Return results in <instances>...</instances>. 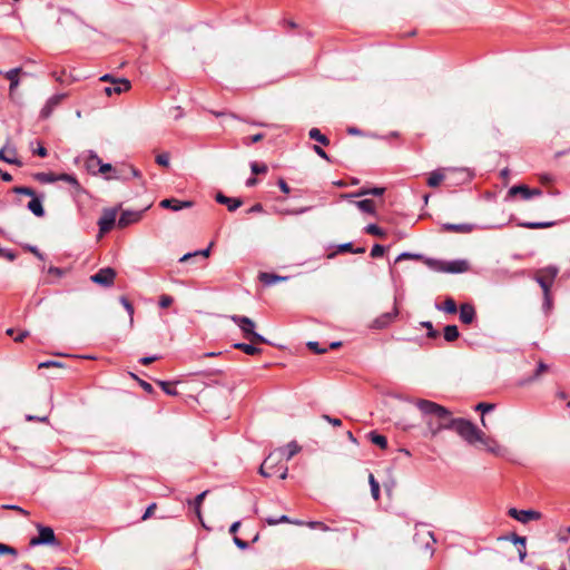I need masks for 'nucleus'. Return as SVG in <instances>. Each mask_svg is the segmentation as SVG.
<instances>
[{"label": "nucleus", "instance_id": "1", "mask_svg": "<svg viewBox=\"0 0 570 570\" xmlns=\"http://www.w3.org/2000/svg\"><path fill=\"white\" fill-rule=\"evenodd\" d=\"M415 405L424 415L436 416L440 420V428H443V430H453V426L448 425H450L456 419L451 417V412L446 407L423 399L416 400Z\"/></svg>", "mask_w": 570, "mask_h": 570}, {"label": "nucleus", "instance_id": "2", "mask_svg": "<svg viewBox=\"0 0 570 570\" xmlns=\"http://www.w3.org/2000/svg\"><path fill=\"white\" fill-rule=\"evenodd\" d=\"M449 426H453V431H455L469 444H474L476 442L487 444L484 441V433L466 419L458 417Z\"/></svg>", "mask_w": 570, "mask_h": 570}, {"label": "nucleus", "instance_id": "3", "mask_svg": "<svg viewBox=\"0 0 570 570\" xmlns=\"http://www.w3.org/2000/svg\"><path fill=\"white\" fill-rule=\"evenodd\" d=\"M229 318L233 323H235L239 327V330L243 333V336L246 340H249V341H253L256 343H261V344L268 343V341L263 335L255 332L256 324L252 318H249L247 316H243V315H236V314L230 315Z\"/></svg>", "mask_w": 570, "mask_h": 570}, {"label": "nucleus", "instance_id": "4", "mask_svg": "<svg viewBox=\"0 0 570 570\" xmlns=\"http://www.w3.org/2000/svg\"><path fill=\"white\" fill-rule=\"evenodd\" d=\"M425 264L434 271L451 274L464 273L469 269V263L464 259L445 262L434 258H426Z\"/></svg>", "mask_w": 570, "mask_h": 570}, {"label": "nucleus", "instance_id": "5", "mask_svg": "<svg viewBox=\"0 0 570 570\" xmlns=\"http://www.w3.org/2000/svg\"><path fill=\"white\" fill-rule=\"evenodd\" d=\"M559 274V268L554 265H549L542 268H539L533 279L540 285L543 293H548L551 291L552 285Z\"/></svg>", "mask_w": 570, "mask_h": 570}, {"label": "nucleus", "instance_id": "6", "mask_svg": "<svg viewBox=\"0 0 570 570\" xmlns=\"http://www.w3.org/2000/svg\"><path fill=\"white\" fill-rule=\"evenodd\" d=\"M38 535L30 539L29 544L31 547L38 546H52L59 547L60 542L57 540L55 531L51 527L37 523Z\"/></svg>", "mask_w": 570, "mask_h": 570}, {"label": "nucleus", "instance_id": "7", "mask_svg": "<svg viewBox=\"0 0 570 570\" xmlns=\"http://www.w3.org/2000/svg\"><path fill=\"white\" fill-rule=\"evenodd\" d=\"M116 271L111 267L100 268L96 274L90 276V281L104 287L114 285L116 278Z\"/></svg>", "mask_w": 570, "mask_h": 570}, {"label": "nucleus", "instance_id": "8", "mask_svg": "<svg viewBox=\"0 0 570 570\" xmlns=\"http://www.w3.org/2000/svg\"><path fill=\"white\" fill-rule=\"evenodd\" d=\"M399 315V308L395 305L391 312H386L373 320L370 325L372 330H384L390 326Z\"/></svg>", "mask_w": 570, "mask_h": 570}, {"label": "nucleus", "instance_id": "9", "mask_svg": "<svg viewBox=\"0 0 570 570\" xmlns=\"http://www.w3.org/2000/svg\"><path fill=\"white\" fill-rule=\"evenodd\" d=\"M508 515L524 524L541 518V513L535 510H519L517 508H510Z\"/></svg>", "mask_w": 570, "mask_h": 570}, {"label": "nucleus", "instance_id": "10", "mask_svg": "<svg viewBox=\"0 0 570 570\" xmlns=\"http://www.w3.org/2000/svg\"><path fill=\"white\" fill-rule=\"evenodd\" d=\"M67 97V94H56L51 96L40 110V118L48 119L53 110L62 102V100Z\"/></svg>", "mask_w": 570, "mask_h": 570}, {"label": "nucleus", "instance_id": "11", "mask_svg": "<svg viewBox=\"0 0 570 570\" xmlns=\"http://www.w3.org/2000/svg\"><path fill=\"white\" fill-rule=\"evenodd\" d=\"M159 206L164 209H170L174 212H178L185 208H190L194 206V202L191 200H179L177 198H165L160 200Z\"/></svg>", "mask_w": 570, "mask_h": 570}, {"label": "nucleus", "instance_id": "12", "mask_svg": "<svg viewBox=\"0 0 570 570\" xmlns=\"http://www.w3.org/2000/svg\"><path fill=\"white\" fill-rule=\"evenodd\" d=\"M144 210H124L118 218V227L125 228L141 219Z\"/></svg>", "mask_w": 570, "mask_h": 570}, {"label": "nucleus", "instance_id": "13", "mask_svg": "<svg viewBox=\"0 0 570 570\" xmlns=\"http://www.w3.org/2000/svg\"><path fill=\"white\" fill-rule=\"evenodd\" d=\"M21 72H22V69L20 67H18V68L10 69L3 73L4 77L10 81L9 97L12 100L14 99L17 88L19 87V83H20L19 75Z\"/></svg>", "mask_w": 570, "mask_h": 570}, {"label": "nucleus", "instance_id": "14", "mask_svg": "<svg viewBox=\"0 0 570 570\" xmlns=\"http://www.w3.org/2000/svg\"><path fill=\"white\" fill-rule=\"evenodd\" d=\"M130 89V81L125 78L112 79V86L106 87L104 89L107 96H111L112 94H121Z\"/></svg>", "mask_w": 570, "mask_h": 570}, {"label": "nucleus", "instance_id": "15", "mask_svg": "<svg viewBox=\"0 0 570 570\" xmlns=\"http://www.w3.org/2000/svg\"><path fill=\"white\" fill-rule=\"evenodd\" d=\"M215 200L218 204L225 205L229 212H235L243 205V200L240 198L228 197L220 191L216 194Z\"/></svg>", "mask_w": 570, "mask_h": 570}, {"label": "nucleus", "instance_id": "16", "mask_svg": "<svg viewBox=\"0 0 570 570\" xmlns=\"http://www.w3.org/2000/svg\"><path fill=\"white\" fill-rule=\"evenodd\" d=\"M475 226L473 224H451L444 223L441 225V230L445 233H460V234H469L473 232Z\"/></svg>", "mask_w": 570, "mask_h": 570}, {"label": "nucleus", "instance_id": "17", "mask_svg": "<svg viewBox=\"0 0 570 570\" xmlns=\"http://www.w3.org/2000/svg\"><path fill=\"white\" fill-rule=\"evenodd\" d=\"M504 540L511 541L513 544H520V548L518 549L519 560L523 562L527 557V538L513 532L505 535Z\"/></svg>", "mask_w": 570, "mask_h": 570}, {"label": "nucleus", "instance_id": "18", "mask_svg": "<svg viewBox=\"0 0 570 570\" xmlns=\"http://www.w3.org/2000/svg\"><path fill=\"white\" fill-rule=\"evenodd\" d=\"M116 223V212L115 210H107L104 213V215L98 220V226L100 233H108L111 230Z\"/></svg>", "mask_w": 570, "mask_h": 570}, {"label": "nucleus", "instance_id": "19", "mask_svg": "<svg viewBox=\"0 0 570 570\" xmlns=\"http://www.w3.org/2000/svg\"><path fill=\"white\" fill-rule=\"evenodd\" d=\"M476 317L475 308L472 304L464 303L460 306V321L463 324H471Z\"/></svg>", "mask_w": 570, "mask_h": 570}, {"label": "nucleus", "instance_id": "20", "mask_svg": "<svg viewBox=\"0 0 570 570\" xmlns=\"http://www.w3.org/2000/svg\"><path fill=\"white\" fill-rule=\"evenodd\" d=\"M517 195H520L521 198L524 200H529L530 199V187H528L527 185H523V184L514 185L509 188L505 199L513 198Z\"/></svg>", "mask_w": 570, "mask_h": 570}, {"label": "nucleus", "instance_id": "21", "mask_svg": "<svg viewBox=\"0 0 570 570\" xmlns=\"http://www.w3.org/2000/svg\"><path fill=\"white\" fill-rule=\"evenodd\" d=\"M101 161L102 160L98 157L97 154H95L94 151H90L88 157L86 158L85 167L88 173H90L92 175H97L98 168L100 167Z\"/></svg>", "mask_w": 570, "mask_h": 570}, {"label": "nucleus", "instance_id": "22", "mask_svg": "<svg viewBox=\"0 0 570 570\" xmlns=\"http://www.w3.org/2000/svg\"><path fill=\"white\" fill-rule=\"evenodd\" d=\"M265 522L268 524V525H277L279 523H293V524H297V525H302L304 524L303 521H299V520H292L289 519L287 515L283 514L281 517H266L264 518Z\"/></svg>", "mask_w": 570, "mask_h": 570}, {"label": "nucleus", "instance_id": "23", "mask_svg": "<svg viewBox=\"0 0 570 570\" xmlns=\"http://www.w3.org/2000/svg\"><path fill=\"white\" fill-rule=\"evenodd\" d=\"M27 207L37 217H42L45 215L42 200L36 195L31 197V200L28 203Z\"/></svg>", "mask_w": 570, "mask_h": 570}, {"label": "nucleus", "instance_id": "24", "mask_svg": "<svg viewBox=\"0 0 570 570\" xmlns=\"http://www.w3.org/2000/svg\"><path fill=\"white\" fill-rule=\"evenodd\" d=\"M14 155H16L14 149H10V150H7V148L0 149V160L11 164V165L21 166L22 163L17 157H14Z\"/></svg>", "mask_w": 570, "mask_h": 570}, {"label": "nucleus", "instance_id": "25", "mask_svg": "<svg viewBox=\"0 0 570 570\" xmlns=\"http://www.w3.org/2000/svg\"><path fill=\"white\" fill-rule=\"evenodd\" d=\"M556 225V222H520L518 226L528 229H544Z\"/></svg>", "mask_w": 570, "mask_h": 570}, {"label": "nucleus", "instance_id": "26", "mask_svg": "<svg viewBox=\"0 0 570 570\" xmlns=\"http://www.w3.org/2000/svg\"><path fill=\"white\" fill-rule=\"evenodd\" d=\"M301 450V446L295 442H289L285 448L279 449V455L285 456L286 461L291 460L298 451Z\"/></svg>", "mask_w": 570, "mask_h": 570}, {"label": "nucleus", "instance_id": "27", "mask_svg": "<svg viewBox=\"0 0 570 570\" xmlns=\"http://www.w3.org/2000/svg\"><path fill=\"white\" fill-rule=\"evenodd\" d=\"M355 205L363 213H366L370 215H376L375 205L372 199L357 200V202H355Z\"/></svg>", "mask_w": 570, "mask_h": 570}, {"label": "nucleus", "instance_id": "28", "mask_svg": "<svg viewBox=\"0 0 570 570\" xmlns=\"http://www.w3.org/2000/svg\"><path fill=\"white\" fill-rule=\"evenodd\" d=\"M444 340L449 343L456 341L460 336L456 325H446L443 330Z\"/></svg>", "mask_w": 570, "mask_h": 570}, {"label": "nucleus", "instance_id": "29", "mask_svg": "<svg viewBox=\"0 0 570 570\" xmlns=\"http://www.w3.org/2000/svg\"><path fill=\"white\" fill-rule=\"evenodd\" d=\"M308 137L312 140L320 142L323 146L330 145V139L324 134H322L321 130L316 127H313L312 129H309Z\"/></svg>", "mask_w": 570, "mask_h": 570}, {"label": "nucleus", "instance_id": "30", "mask_svg": "<svg viewBox=\"0 0 570 570\" xmlns=\"http://www.w3.org/2000/svg\"><path fill=\"white\" fill-rule=\"evenodd\" d=\"M234 348L239 350L247 355H257L262 352L259 347L247 343H236L234 344Z\"/></svg>", "mask_w": 570, "mask_h": 570}, {"label": "nucleus", "instance_id": "31", "mask_svg": "<svg viewBox=\"0 0 570 570\" xmlns=\"http://www.w3.org/2000/svg\"><path fill=\"white\" fill-rule=\"evenodd\" d=\"M495 407V404L494 403H485V402H480L478 403L475 406H474V410L475 411H479L481 412L482 414L484 413H488V412H491L493 411ZM481 423L484 428H488L487 425V422H485V419H484V415L481 416Z\"/></svg>", "mask_w": 570, "mask_h": 570}, {"label": "nucleus", "instance_id": "32", "mask_svg": "<svg viewBox=\"0 0 570 570\" xmlns=\"http://www.w3.org/2000/svg\"><path fill=\"white\" fill-rule=\"evenodd\" d=\"M368 439L371 440V442L373 444L377 445L381 449L387 448V439L384 435L379 434L375 431H372L368 433Z\"/></svg>", "mask_w": 570, "mask_h": 570}, {"label": "nucleus", "instance_id": "33", "mask_svg": "<svg viewBox=\"0 0 570 570\" xmlns=\"http://www.w3.org/2000/svg\"><path fill=\"white\" fill-rule=\"evenodd\" d=\"M208 490L203 491L202 493L197 494L193 501H189V504H193L195 508V512L199 519H202V512L200 507L208 494Z\"/></svg>", "mask_w": 570, "mask_h": 570}, {"label": "nucleus", "instance_id": "34", "mask_svg": "<svg viewBox=\"0 0 570 570\" xmlns=\"http://www.w3.org/2000/svg\"><path fill=\"white\" fill-rule=\"evenodd\" d=\"M438 309H442L448 314H455L458 312V306L455 301L452 297H448L443 305H436Z\"/></svg>", "mask_w": 570, "mask_h": 570}, {"label": "nucleus", "instance_id": "35", "mask_svg": "<svg viewBox=\"0 0 570 570\" xmlns=\"http://www.w3.org/2000/svg\"><path fill=\"white\" fill-rule=\"evenodd\" d=\"M209 253H210V247H207V248L200 249V250H196L194 253H187L179 258V262L180 263L188 262L189 259L197 257V256L207 258L209 256Z\"/></svg>", "mask_w": 570, "mask_h": 570}, {"label": "nucleus", "instance_id": "36", "mask_svg": "<svg viewBox=\"0 0 570 570\" xmlns=\"http://www.w3.org/2000/svg\"><path fill=\"white\" fill-rule=\"evenodd\" d=\"M444 180V175L441 170H434L428 178V185L430 187H438Z\"/></svg>", "mask_w": 570, "mask_h": 570}, {"label": "nucleus", "instance_id": "37", "mask_svg": "<svg viewBox=\"0 0 570 570\" xmlns=\"http://www.w3.org/2000/svg\"><path fill=\"white\" fill-rule=\"evenodd\" d=\"M119 302L124 306V308L127 311V313L129 314V324H130V326H132V324H134V313H135L134 305L131 304V302L126 296H120L119 297Z\"/></svg>", "mask_w": 570, "mask_h": 570}, {"label": "nucleus", "instance_id": "38", "mask_svg": "<svg viewBox=\"0 0 570 570\" xmlns=\"http://www.w3.org/2000/svg\"><path fill=\"white\" fill-rule=\"evenodd\" d=\"M271 461H273V454H269L259 466V474L264 478H271L272 475L276 474V471H269L267 469Z\"/></svg>", "mask_w": 570, "mask_h": 570}, {"label": "nucleus", "instance_id": "39", "mask_svg": "<svg viewBox=\"0 0 570 570\" xmlns=\"http://www.w3.org/2000/svg\"><path fill=\"white\" fill-rule=\"evenodd\" d=\"M156 383L161 387V390L167 395H171V396L178 395V392H177L176 387L173 385V383L167 382V381H160V380L156 381Z\"/></svg>", "mask_w": 570, "mask_h": 570}, {"label": "nucleus", "instance_id": "40", "mask_svg": "<svg viewBox=\"0 0 570 570\" xmlns=\"http://www.w3.org/2000/svg\"><path fill=\"white\" fill-rule=\"evenodd\" d=\"M35 178L42 184L55 183L58 180L57 176L52 173H37Z\"/></svg>", "mask_w": 570, "mask_h": 570}, {"label": "nucleus", "instance_id": "41", "mask_svg": "<svg viewBox=\"0 0 570 570\" xmlns=\"http://www.w3.org/2000/svg\"><path fill=\"white\" fill-rule=\"evenodd\" d=\"M368 483L371 487V494H372L373 499L379 500L380 499V483L376 481V479L374 478V475L372 473H370Z\"/></svg>", "mask_w": 570, "mask_h": 570}, {"label": "nucleus", "instance_id": "42", "mask_svg": "<svg viewBox=\"0 0 570 570\" xmlns=\"http://www.w3.org/2000/svg\"><path fill=\"white\" fill-rule=\"evenodd\" d=\"M259 279L265 284V285H273L275 284L276 282L283 279V277L278 276V275H275V274H271V273H262L261 276H259Z\"/></svg>", "mask_w": 570, "mask_h": 570}, {"label": "nucleus", "instance_id": "43", "mask_svg": "<svg viewBox=\"0 0 570 570\" xmlns=\"http://www.w3.org/2000/svg\"><path fill=\"white\" fill-rule=\"evenodd\" d=\"M364 230H365L366 234H370V235H373V236H377V237H384L385 236L384 229H382L376 224H368L364 228Z\"/></svg>", "mask_w": 570, "mask_h": 570}, {"label": "nucleus", "instance_id": "44", "mask_svg": "<svg viewBox=\"0 0 570 570\" xmlns=\"http://www.w3.org/2000/svg\"><path fill=\"white\" fill-rule=\"evenodd\" d=\"M311 209H312L311 206H306V207H299V208H293V209H283L279 213L282 215L297 216V215L305 214V213L309 212Z\"/></svg>", "mask_w": 570, "mask_h": 570}, {"label": "nucleus", "instance_id": "45", "mask_svg": "<svg viewBox=\"0 0 570 570\" xmlns=\"http://www.w3.org/2000/svg\"><path fill=\"white\" fill-rule=\"evenodd\" d=\"M421 326L426 328V331H428L426 336L429 338H436L439 336V332L436 330H434L432 322H430V321L421 322Z\"/></svg>", "mask_w": 570, "mask_h": 570}, {"label": "nucleus", "instance_id": "46", "mask_svg": "<svg viewBox=\"0 0 570 570\" xmlns=\"http://www.w3.org/2000/svg\"><path fill=\"white\" fill-rule=\"evenodd\" d=\"M424 257L421 254H412L409 252L401 253L396 259L395 263L404 261V259H414V261H422Z\"/></svg>", "mask_w": 570, "mask_h": 570}, {"label": "nucleus", "instance_id": "47", "mask_svg": "<svg viewBox=\"0 0 570 570\" xmlns=\"http://www.w3.org/2000/svg\"><path fill=\"white\" fill-rule=\"evenodd\" d=\"M12 191L14 194L26 195V196H30V197H33L36 195V193L32 188L26 187V186H16L12 188Z\"/></svg>", "mask_w": 570, "mask_h": 570}, {"label": "nucleus", "instance_id": "48", "mask_svg": "<svg viewBox=\"0 0 570 570\" xmlns=\"http://www.w3.org/2000/svg\"><path fill=\"white\" fill-rule=\"evenodd\" d=\"M250 170L254 175H259V174L267 173L268 168L265 164H259V163L253 161L250 164Z\"/></svg>", "mask_w": 570, "mask_h": 570}, {"label": "nucleus", "instance_id": "49", "mask_svg": "<svg viewBox=\"0 0 570 570\" xmlns=\"http://www.w3.org/2000/svg\"><path fill=\"white\" fill-rule=\"evenodd\" d=\"M57 178H58V180H63L75 187H79V183L73 175L61 174V175L57 176Z\"/></svg>", "mask_w": 570, "mask_h": 570}, {"label": "nucleus", "instance_id": "50", "mask_svg": "<svg viewBox=\"0 0 570 570\" xmlns=\"http://www.w3.org/2000/svg\"><path fill=\"white\" fill-rule=\"evenodd\" d=\"M230 116L235 119H238V120H242L244 122H247L252 126H256V127H268L269 125L265 124V122H262V121H256V120H250L248 118H242V117H238L237 115L235 114H230Z\"/></svg>", "mask_w": 570, "mask_h": 570}, {"label": "nucleus", "instance_id": "51", "mask_svg": "<svg viewBox=\"0 0 570 570\" xmlns=\"http://www.w3.org/2000/svg\"><path fill=\"white\" fill-rule=\"evenodd\" d=\"M384 253H385V247L380 244H375L371 249V256L373 258L382 257L384 255Z\"/></svg>", "mask_w": 570, "mask_h": 570}, {"label": "nucleus", "instance_id": "52", "mask_svg": "<svg viewBox=\"0 0 570 570\" xmlns=\"http://www.w3.org/2000/svg\"><path fill=\"white\" fill-rule=\"evenodd\" d=\"M264 137H265V135H264L263 132H258V134H255V135H253V136H250V137L245 138V139H244V144H245L246 146H249V145H252V144L259 142L261 140H263V139H264Z\"/></svg>", "mask_w": 570, "mask_h": 570}, {"label": "nucleus", "instance_id": "53", "mask_svg": "<svg viewBox=\"0 0 570 570\" xmlns=\"http://www.w3.org/2000/svg\"><path fill=\"white\" fill-rule=\"evenodd\" d=\"M0 257H4L9 262H13L17 258V253L11 249L0 247Z\"/></svg>", "mask_w": 570, "mask_h": 570}, {"label": "nucleus", "instance_id": "54", "mask_svg": "<svg viewBox=\"0 0 570 570\" xmlns=\"http://www.w3.org/2000/svg\"><path fill=\"white\" fill-rule=\"evenodd\" d=\"M307 347L308 350H311L312 352H314L315 354H323L327 351V348L325 347H320V344L318 342H315V341H311L307 343Z\"/></svg>", "mask_w": 570, "mask_h": 570}, {"label": "nucleus", "instance_id": "55", "mask_svg": "<svg viewBox=\"0 0 570 570\" xmlns=\"http://www.w3.org/2000/svg\"><path fill=\"white\" fill-rule=\"evenodd\" d=\"M174 302V298L170 296V295H167V294H163L160 297H159V306L161 308H167L169 307Z\"/></svg>", "mask_w": 570, "mask_h": 570}, {"label": "nucleus", "instance_id": "56", "mask_svg": "<svg viewBox=\"0 0 570 570\" xmlns=\"http://www.w3.org/2000/svg\"><path fill=\"white\" fill-rule=\"evenodd\" d=\"M23 248L30 253H32L38 259L45 261V255L38 249L37 246L33 245H24Z\"/></svg>", "mask_w": 570, "mask_h": 570}, {"label": "nucleus", "instance_id": "57", "mask_svg": "<svg viewBox=\"0 0 570 570\" xmlns=\"http://www.w3.org/2000/svg\"><path fill=\"white\" fill-rule=\"evenodd\" d=\"M306 524L311 529H318L321 531H328L330 530V527L326 525L324 522H321V521H309Z\"/></svg>", "mask_w": 570, "mask_h": 570}, {"label": "nucleus", "instance_id": "58", "mask_svg": "<svg viewBox=\"0 0 570 570\" xmlns=\"http://www.w3.org/2000/svg\"><path fill=\"white\" fill-rule=\"evenodd\" d=\"M156 163L159 166L168 167V165H169V156H168V154L163 153V154L157 155L156 156Z\"/></svg>", "mask_w": 570, "mask_h": 570}, {"label": "nucleus", "instance_id": "59", "mask_svg": "<svg viewBox=\"0 0 570 570\" xmlns=\"http://www.w3.org/2000/svg\"><path fill=\"white\" fill-rule=\"evenodd\" d=\"M484 441L487 442V444H483V445L487 448V450L489 452L495 453L497 448H498L497 442L490 438H487L485 435H484Z\"/></svg>", "mask_w": 570, "mask_h": 570}, {"label": "nucleus", "instance_id": "60", "mask_svg": "<svg viewBox=\"0 0 570 570\" xmlns=\"http://www.w3.org/2000/svg\"><path fill=\"white\" fill-rule=\"evenodd\" d=\"M62 363L58 361H45L39 364V368H48V367H62Z\"/></svg>", "mask_w": 570, "mask_h": 570}, {"label": "nucleus", "instance_id": "61", "mask_svg": "<svg viewBox=\"0 0 570 570\" xmlns=\"http://www.w3.org/2000/svg\"><path fill=\"white\" fill-rule=\"evenodd\" d=\"M282 24L287 33L298 28V24L293 20H283Z\"/></svg>", "mask_w": 570, "mask_h": 570}, {"label": "nucleus", "instance_id": "62", "mask_svg": "<svg viewBox=\"0 0 570 570\" xmlns=\"http://www.w3.org/2000/svg\"><path fill=\"white\" fill-rule=\"evenodd\" d=\"M48 273L51 274V275H55L56 277H62L65 276L66 274V271L60 268V267H56V266H50L48 268Z\"/></svg>", "mask_w": 570, "mask_h": 570}, {"label": "nucleus", "instance_id": "63", "mask_svg": "<svg viewBox=\"0 0 570 570\" xmlns=\"http://www.w3.org/2000/svg\"><path fill=\"white\" fill-rule=\"evenodd\" d=\"M322 419L325 420L326 422L331 423L333 426H341L342 425V420L341 419L332 417V416H330L327 414H323Z\"/></svg>", "mask_w": 570, "mask_h": 570}, {"label": "nucleus", "instance_id": "64", "mask_svg": "<svg viewBox=\"0 0 570 570\" xmlns=\"http://www.w3.org/2000/svg\"><path fill=\"white\" fill-rule=\"evenodd\" d=\"M313 150H314V151H315V153H316L321 158H323V159H325V160H327V161H331L330 156L325 153V150H324L322 147H320V146H317V145H314V146H313Z\"/></svg>", "mask_w": 570, "mask_h": 570}]
</instances>
